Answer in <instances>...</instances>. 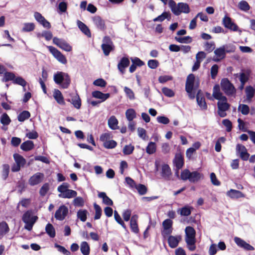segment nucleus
Wrapping results in <instances>:
<instances>
[{
    "instance_id": "1",
    "label": "nucleus",
    "mask_w": 255,
    "mask_h": 255,
    "mask_svg": "<svg viewBox=\"0 0 255 255\" xmlns=\"http://www.w3.org/2000/svg\"><path fill=\"white\" fill-rule=\"evenodd\" d=\"M168 4L175 15H179L181 13H188L190 12L189 6L186 3L179 2L177 4L174 0H169Z\"/></svg>"
},
{
    "instance_id": "2",
    "label": "nucleus",
    "mask_w": 255,
    "mask_h": 255,
    "mask_svg": "<svg viewBox=\"0 0 255 255\" xmlns=\"http://www.w3.org/2000/svg\"><path fill=\"white\" fill-rule=\"evenodd\" d=\"M53 79L55 83L63 89L67 88L71 83L69 75L63 72H57L54 75Z\"/></svg>"
},
{
    "instance_id": "3",
    "label": "nucleus",
    "mask_w": 255,
    "mask_h": 255,
    "mask_svg": "<svg viewBox=\"0 0 255 255\" xmlns=\"http://www.w3.org/2000/svg\"><path fill=\"white\" fill-rule=\"evenodd\" d=\"M37 219L38 217L33 215V212L32 210H30L26 211L22 217V220L25 224L24 229L30 231Z\"/></svg>"
},
{
    "instance_id": "4",
    "label": "nucleus",
    "mask_w": 255,
    "mask_h": 255,
    "mask_svg": "<svg viewBox=\"0 0 255 255\" xmlns=\"http://www.w3.org/2000/svg\"><path fill=\"white\" fill-rule=\"evenodd\" d=\"M222 90L227 96H233L236 93V89L227 78L222 79L221 82Z\"/></svg>"
},
{
    "instance_id": "5",
    "label": "nucleus",
    "mask_w": 255,
    "mask_h": 255,
    "mask_svg": "<svg viewBox=\"0 0 255 255\" xmlns=\"http://www.w3.org/2000/svg\"><path fill=\"white\" fill-rule=\"evenodd\" d=\"M128 186L134 191H136L140 195H145L147 192V187L143 184H137L128 177Z\"/></svg>"
},
{
    "instance_id": "6",
    "label": "nucleus",
    "mask_w": 255,
    "mask_h": 255,
    "mask_svg": "<svg viewBox=\"0 0 255 255\" xmlns=\"http://www.w3.org/2000/svg\"><path fill=\"white\" fill-rule=\"evenodd\" d=\"M101 47L103 52L106 56H108L110 53L113 50L114 48L113 43L109 36H105L104 37Z\"/></svg>"
},
{
    "instance_id": "7",
    "label": "nucleus",
    "mask_w": 255,
    "mask_h": 255,
    "mask_svg": "<svg viewBox=\"0 0 255 255\" xmlns=\"http://www.w3.org/2000/svg\"><path fill=\"white\" fill-rule=\"evenodd\" d=\"M50 52L59 62L65 64L67 61L65 56L57 49L52 46H46Z\"/></svg>"
},
{
    "instance_id": "8",
    "label": "nucleus",
    "mask_w": 255,
    "mask_h": 255,
    "mask_svg": "<svg viewBox=\"0 0 255 255\" xmlns=\"http://www.w3.org/2000/svg\"><path fill=\"white\" fill-rule=\"evenodd\" d=\"M53 42L60 48L65 51L70 52L72 51V46L64 39L54 37L53 38Z\"/></svg>"
},
{
    "instance_id": "9",
    "label": "nucleus",
    "mask_w": 255,
    "mask_h": 255,
    "mask_svg": "<svg viewBox=\"0 0 255 255\" xmlns=\"http://www.w3.org/2000/svg\"><path fill=\"white\" fill-rule=\"evenodd\" d=\"M223 23L226 28L231 30L234 31H239L240 33L242 32V30L239 29L238 26L232 21V19L230 17L227 15L225 16L223 18Z\"/></svg>"
},
{
    "instance_id": "10",
    "label": "nucleus",
    "mask_w": 255,
    "mask_h": 255,
    "mask_svg": "<svg viewBox=\"0 0 255 255\" xmlns=\"http://www.w3.org/2000/svg\"><path fill=\"white\" fill-rule=\"evenodd\" d=\"M44 178V174L41 172H36L31 176L28 180V183L33 186L40 183Z\"/></svg>"
},
{
    "instance_id": "11",
    "label": "nucleus",
    "mask_w": 255,
    "mask_h": 255,
    "mask_svg": "<svg viewBox=\"0 0 255 255\" xmlns=\"http://www.w3.org/2000/svg\"><path fill=\"white\" fill-rule=\"evenodd\" d=\"M68 213V208L63 205L59 207L55 213V218L59 221H63L65 219Z\"/></svg>"
},
{
    "instance_id": "12",
    "label": "nucleus",
    "mask_w": 255,
    "mask_h": 255,
    "mask_svg": "<svg viewBox=\"0 0 255 255\" xmlns=\"http://www.w3.org/2000/svg\"><path fill=\"white\" fill-rule=\"evenodd\" d=\"M218 114L220 117L224 118L227 116L226 113L230 107V105L227 102H218Z\"/></svg>"
},
{
    "instance_id": "13",
    "label": "nucleus",
    "mask_w": 255,
    "mask_h": 255,
    "mask_svg": "<svg viewBox=\"0 0 255 255\" xmlns=\"http://www.w3.org/2000/svg\"><path fill=\"white\" fill-rule=\"evenodd\" d=\"M69 96L70 98L67 101L70 102L75 108L79 109L81 106V101L78 94L77 93H72Z\"/></svg>"
},
{
    "instance_id": "14",
    "label": "nucleus",
    "mask_w": 255,
    "mask_h": 255,
    "mask_svg": "<svg viewBox=\"0 0 255 255\" xmlns=\"http://www.w3.org/2000/svg\"><path fill=\"white\" fill-rule=\"evenodd\" d=\"M234 241L239 247L243 248L245 250L254 251L255 250L252 246L239 237H235L234 238Z\"/></svg>"
},
{
    "instance_id": "15",
    "label": "nucleus",
    "mask_w": 255,
    "mask_h": 255,
    "mask_svg": "<svg viewBox=\"0 0 255 255\" xmlns=\"http://www.w3.org/2000/svg\"><path fill=\"white\" fill-rule=\"evenodd\" d=\"M130 60L132 64L129 67V70L131 73L134 72L137 67H141L144 65V62L138 57H131Z\"/></svg>"
},
{
    "instance_id": "16",
    "label": "nucleus",
    "mask_w": 255,
    "mask_h": 255,
    "mask_svg": "<svg viewBox=\"0 0 255 255\" xmlns=\"http://www.w3.org/2000/svg\"><path fill=\"white\" fill-rule=\"evenodd\" d=\"M160 173L161 177L165 180H169L172 174L169 166L167 164H162L161 165Z\"/></svg>"
},
{
    "instance_id": "17",
    "label": "nucleus",
    "mask_w": 255,
    "mask_h": 255,
    "mask_svg": "<svg viewBox=\"0 0 255 255\" xmlns=\"http://www.w3.org/2000/svg\"><path fill=\"white\" fill-rule=\"evenodd\" d=\"M137 219L138 216L134 215L131 217L130 221V228L131 231L136 235H138L139 233Z\"/></svg>"
},
{
    "instance_id": "18",
    "label": "nucleus",
    "mask_w": 255,
    "mask_h": 255,
    "mask_svg": "<svg viewBox=\"0 0 255 255\" xmlns=\"http://www.w3.org/2000/svg\"><path fill=\"white\" fill-rule=\"evenodd\" d=\"M92 20L97 28L101 30H103L105 29V21L100 16L96 15L94 16L92 18Z\"/></svg>"
},
{
    "instance_id": "19",
    "label": "nucleus",
    "mask_w": 255,
    "mask_h": 255,
    "mask_svg": "<svg viewBox=\"0 0 255 255\" xmlns=\"http://www.w3.org/2000/svg\"><path fill=\"white\" fill-rule=\"evenodd\" d=\"M214 53L217 56L216 58L214 57L213 58V60L215 62L220 61L221 59H224L226 56V53L222 46L217 48L214 51Z\"/></svg>"
},
{
    "instance_id": "20",
    "label": "nucleus",
    "mask_w": 255,
    "mask_h": 255,
    "mask_svg": "<svg viewBox=\"0 0 255 255\" xmlns=\"http://www.w3.org/2000/svg\"><path fill=\"white\" fill-rule=\"evenodd\" d=\"M77 24L80 30L88 37H91V33L88 27L83 22L79 20H77Z\"/></svg>"
},
{
    "instance_id": "21",
    "label": "nucleus",
    "mask_w": 255,
    "mask_h": 255,
    "mask_svg": "<svg viewBox=\"0 0 255 255\" xmlns=\"http://www.w3.org/2000/svg\"><path fill=\"white\" fill-rule=\"evenodd\" d=\"M181 239L180 236H169L168 239V243L169 247L172 249L177 247Z\"/></svg>"
},
{
    "instance_id": "22",
    "label": "nucleus",
    "mask_w": 255,
    "mask_h": 255,
    "mask_svg": "<svg viewBox=\"0 0 255 255\" xmlns=\"http://www.w3.org/2000/svg\"><path fill=\"white\" fill-rule=\"evenodd\" d=\"M173 163L177 169H180L183 167L184 164V159L181 154H176L173 160Z\"/></svg>"
},
{
    "instance_id": "23",
    "label": "nucleus",
    "mask_w": 255,
    "mask_h": 255,
    "mask_svg": "<svg viewBox=\"0 0 255 255\" xmlns=\"http://www.w3.org/2000/svg\"><path fill=\"white\" fill-rule=\"evenodd\" d=\"M92 95L93 97L100 99L101 102H102L108 99L110 96L109 93L104 94L99 91H93Z\"/></svg>"
},
{
    "instance_id": "24",
    "label": "nucleus",
    "mask_w": 255,
    "mask_h": 255,
    "mask_svg": "<svg viewBox=\"0 0 255 255\" xmlns=\"http://www.w3.org/2000/svg\"><path fill=\"white\" fill-rule=\"evenodd\" d=\"M185 242L190 251H194L196 249L195 237H185Z\"/></svg>"
},
{
    "instance_id": "25",
    "label": "nucleus",
    "mask_w": 255,
    "mask_h": 255,
    "mask_svg": "<svg viewBox=\"0 0 255 255\" xmlns=\"http://www.w3.org/2000/svg\"><path fill=\"white\" fill-rule=\"evenodd\" d=\"M196 100L198 106L202 110H206L207 109V105L205 98L200 94V91H199L197 94Z\"/></svg>"
},
{
    "instance_id": "26",
    "label": "nucleus",
    "mask_w": 255,
    "mask_h": 255,
    "mask_svg": "<svg viewBox=\"0 0 255 255\" xmlns=\"http://www.w3.org/2000/svg\"><path fill=\"white\" fill-rule=\"evenodd\" d=\"M53 97L56 102L60 105H65L63 96L61 92L58 89H54L53 92Z\"/></svg>"
},
{
    "instance_id": "27",
    "label": "nucleus",
    "mask_w": 255,
    "mask_h": 255,
    "mask_svg": "<svg viewBox=\"0 0 255 255\" xmlns=\"http://www.w3.org/2000/svg\"><path fill=\"white\" fill-rule=\"evenodd\" d=\"M9 228L8 224L5 222H0V239H1L4 235L8 233Z\"/></svg>"
},
{
    "instance_id": "28",
    "label": "nucleus",
    "mask_w": 255,
    "mask_h": 255,
    "mask_svg": "<svg viewBox=\"0 0 255 255\" xmlns=\"http://www.w3.org/2000/svg\"><path fill=\"white\" fill-rule=\"evenodd\" d=\"M193 209V208L191 206H185L181 209H178L177 210V212L181 216H188L191 214V211Z\"/></svg>"
},
{
    "instance_id": "29",
    "label": "nucleus",
    "mask_w": 255,
    "mask_h": 255,
    "mask_svg": "<svg viewBox=\"0 0 255 255\" xmlns=\"http://www.w3.org/2000/svg\"><path fill=\"white\" fill-rule=\"evenodd\" d=\"M128 67V57H123L118 65V69L123 74L125 73V68Z\"/></svg>"
},
{
    "instance_id": "30",
    "label": "nucleus",
    "mask_w": 255,
    "mask_h": 255,
    "mask_svg": "<svg viewBox=\"0 0 255 255\" xmlns=\"http://www.w3.org/2000/svg\"><path fill=\"white\" fill-rule=\"evenodd\" d=\"M227 195L232 198H239L244 197V195L242 192L234 189H231L228 191Z\"/></svg>"
},
{
    "instance_id": "31",
    "label": "nucleus",
    "mask_w": 255,
    "mask_h": 255,
    "mask_svg": "<svg viewBox=\"0 0 255 255\" xmlns=\"http://www.w3.org/2000/svg\"><path fill=\"white\" fill-rule=\"evenodd\" d=\"M77 195V193L76 191L71 190L68 189L67 191H65V193L63 194H59L58 196L60 198H71L73 197H75Z\"/></svg>"
},
{
    "instance_id": "32",
    "label": "nucleus",
    "mask_w": 255,
    "mask_h": 255,
    "mask_svg": "<svg viewBox=\"0 0 255 255\" xmlns=\"http://www.w3.org/2000/svg\"><path fill=\"white\" fill-rule=\"evenodd\" d=\"M34 147V143L31 140H27L23 142L20 145V148L25 151L31 150Z\"/></svg>"
},
{
    "instance_id": "33",
    "label": "nucleus",
    "mask_w": 255,
    "mask_h": 255,
    "mask_svg": "<svg viewBox=\"0 0 255 255\" xmlns=\"http://www.w3.org/2000/svg\"><path fill=\"white\" fill-rule=\"evenodd\" d=\"M13 158L16 163L21 167H23L26 163V160L22 156L18 153H14Z\"/></svg>"
},
{
    "instance_id": "34",
    "label": "nucleus",
    "mask_w": 255,
    "mask_h": 255,
    "mask_svg": "<svg viewBox=\"0 0 255 255\" xmlns=\"http://www.w3.org/2000/svg\"><path fill=\"white\" fill-rule=\"evenodd\" d=\"M202 174L198 171L191 172V175L189 178V181L191 183L198 182L201 178Z\"/></svg>"
},
{
    "instance_id": "35",
    "label": "nucleus",
    "mask_w": 255,
    "mask_h": 255,
    "mask_svg": "<svg viewBox=\"0 0 255 255\" xmlns=\"http://www.w3.org/2000/svg\"><path fill=\"white\" fill-rule=\"evenodd\" d=\"M246 94L247 96V100L250 102L255 95V90L253 87L249 86L246 88Z\"/></svg>"
},
{
    "instance_id": "36",
    "label": "nucleus",
    "mask_w": 255,
    "mask_h": 255,
    "mask_svg": "<svg viewBox=\"0 0 255 255\" xmlns=\"http://www.w3.org/2000/svg\"><path fill=\"white\" fill-rule=\"evenodd\" d=\"M250 71L249 70L244 71L239 74L240 81L242 85H245L249 80Z\"/></svg>"
},
{
    "instance_id": "37",
    "label": "nucleus",
    "mask_w": 255,
    "mask_h": 255,
    "mask_svg": "<svg viewBox=\"0 0 255 255\" xmlns=\"http://www.w3.org/2000/svg\"><path fill=\"white\" fill-rule=\"evenodd\" d=\"M46 233L50 238H54L55 237V230L53 225L50 223H48L45 227Z\"/></svg>"
},
{
    "instance_id": "38",
    "label": "nucleus",
    "mask_w": 255,
    "mask_h": 255,
    "mask_svg": "<svg viewBox=\"0 0 255 255\" xmlns=\"http://www.w3.org/2000/svg\"><path fill=\"white\" fill-rule=\"evenodd\" d=\"M15 75V74L10 72H4L3 77L1 79L2 82H6L9 81H12V83L13 82V80H14Z\"/></svg>"
},
{
    "instance_id": "39",
    "label": "nucleus",
    "mask_w": 255,
    "mask_h": 255,
    "mask_svg": "<svg viewBox=\"0 0 255 255\" xmlns=\"http://www.w3.org/2000/svg\"><path fill=\"white\" fill-rule=\"evenodd\" d=\"M80 250L83 255H89L90 254V247L86 242H83L81 244Z\"/></svg>"
},
{
    "instance_id": "40",
    "label": "nucleus",
    "mask_w": 255,
    "mask_h": 255,
    "mask_svg": "<svg viewBox=\"0 0 255 255\" xmlns=\"http://www.w3.org/2000/svg\"><path fill=\"white\" fill-rule=\"evenodd\" d=\"M118 121L116 118L112 116L108 120V125L110 128L116 129L118 128Z\"/></svg>"
},
{
    "instance_id": "41",
    "label": "nucleus",
    "mask_w": 255,
    "mask_h": 255,
    "mask_svg": "<svg viewBox=\"0 0 255 255\" xmlns=\"http://www.w3.org/2000/svg\"><path fill=\"white\" fill-rule=\"evenodd\" d=\"M30 117V113L27 111H23L17 116V120L19 122H23Z\"/></svg>"
},
{
    "instance_id": "42",
    "label": "nucleus",
    "mask_w": 255,
    "mask_h": 255,
    "mask_svg": "<svg viewBox=\"0 0 255 255\" xmlns=\"http://www.w3.org/2000/svg\"><path fill=\"white\" fill-rule=\"evenodd\" d=\"M238 6L240 10L245 12H247L251 8L248 2L245 0H242L240 1Z\"/></svg>"
},
{
    "instance_id": "43",
    "label": "nucleus",
    "mask_w": 255,
    "mask_h": 255,
    "mask_svg": "<svg viewBox=\"0 0 255 255\" xmlns=\"http://www.w3.org/2000/svg\"><path fill=\"white\" fill-rule=\"evenodd\" d=\"M175 39L176 41L180 43L188 44L192 41V38L189 36H185L183 37H175Z\"/></svg>"
},
{
    "instance_id": "44",
    "label": "nucleus",
    "mask_w": 255,
    "mask_h": 255,
    "mask_svg": "<svg viewBox=\"0 0 255 255\" xmlns=\"http://www.w3.org/2000/svg\"><path fill=\"white\" fill-rule=\"evenodd\" d=\"M156 150L155 143L152 141L149 142L146 148V152L149 154H152L155 152Z\"/></svg>"
},
{
    "instance_id": "45",
    "label": "nucleus",
    "mask_w": 255,
    "mask_h": 255,
    "mask_svg": "<svg viewBox=\"0 0 255 255\" xmlns=\"http://www.w3.org/2000/svg\"><path fill=\"white\" fill-rule=\"evenodd\" d=\"M0 121L1 124L3 126H7L11 122V120L6 113H3L1 116Z\"/></svg>"
},
{
    "instance_id": "46",
    "label": "nucleus",
    "mask_w": 255,
    "mask_h": 255,
    "mask_svg": "<svg viewBox=\"0 0 255 255\" xmlns=\"http://www.w3.org/2000/svg\"><path fill=\"white\" fill-rule=\"evenodd\" d=\"M170 18V14L166 11L163 12L161 15L158 16L156 18L153 19V21L154 22L156 21H163L166 18Z\"/></svg>"
},
{
    "instance_id": "47",
    "label": "nucleus",
    "mask_w": 255,
    "mask_h": 255,
    "mask_svg": "<svg viewBox=\"0 0 255 255\" xmlns=\"http://www.w3.org/2000/svg\"><path fill=\"white\" fill-rule=\"evenodd\" d=\"M87 211L86 210H79L77 212V217L81 221L85 222L87 220Z\"/></svg>"
},
{
    "instance_id": "48",
    "label": "nucleus",
    "mask_w": 255,
    "mask_h": 255,
    "mask_svg": "<svg viewBox=\"0 0 255 255\" xmlns=\"http://www.w3.org/2000/svg\"><path fill=\"white\" fill-rule=\"evenodd\" d=\"M35 28V25L33 23H24L22 31L23 32H30Z\"/></svg>"
},
{
    "instance_id": "49",
    "label": "nucleus",
    "mask_w": 255,
    "mask_h": 255,
    "mask_svg": "<svg viewBox=\"0 0 255 255\" xmlns=\"http://www.w3.org/2000/svg\"><path fill=\"white\" fill-rule=\"evenodd\" d=\"M13 83L20 85L22 87H25L27 84L26 81L23 78L20 76L15 77Z\"/></svg>"
},
{
    "instance_id": "50",
    "label": "nucleus",
    "mask_w": 255,
    "mask_h": 255,
    "mask_svg": "<svg viewBox=\"0 0 255 255\" xmlns=\"http://www.w3.org/2000/svg\"><path fill=\"white\" fill-rule=\"evenodd\" d=\"M9 172V166L7 164L2 165V177L4 180H6L8 176Z\"/></svg>"
},
{
    "instance_id": "51",
    "label": "nucleus",
    "mask_w": 255,
    "mask_h": 255,
    "mask_svg": "<svg viewBox=\"0 0 255 255\" xmlns=\"http://www.w3.org/2000/svg\"><path fill=\"white\" fill-rule=\"evenodd\" d=\"M94 207L95 210V220H98L101 218L102 214V209L99 205L96 203H94Z\"/></svg>"
},
{
    "instance_id": "52",
    "label": "nucleus",
    "mask_w": 255,
    "mask_h": 255,
    "mask_svg": "<svg viewBox=\"0 0 255 255\" xmlns=\"http://www.w3.org/2000/svg\"><path fill=\"white\" fill-rule=\"evenodd\" d=\"M185 237H195L196 232L194 229L191 227L188 226L185 228Z\"/></svg>"
},
{
    "instance_id": "53",
    "label": "nucleus",
    "mask_w": 255,
    "mask_h": 255,
    "mask_svg": "<svg viewBox=\"0 0 255 255\" xmlns=\"http://www.w3.org/2000/svg\"><path fill=\"white\" fill-rule=\"evenodd\" d=\"M49 189V185L48 183H44L40 188L39 194L40 196L43 197L46 195V193Z\"/></svg>"
},
{
    "instance_id": "54",
    "label": "nucleus",
    "mask_w": 255,
    "mask_h": 255,
    "mask_svg": "<svg viewBox=\"0 0 255 255\" xmlns=\"http://www.w3.org/2000/svg\"><path fill=\"white\" fill-rule=\"evenodd\" d=\"M222 47L226 53L234 52L236 50V46L232 44H226Z\"/></svg>"
},
{
    "instance_id": "55",
    "label": "nucleus",
    "mask_w": 255,
    "mask_h": 255,
    "mask_svg": "<svg viewBox=\"0 0 255 255\" xmlns=\"http://www.w3.org/2000/svg\"><path fill=\"white\" fill-rule=\"evenodd\" d=\"M222 94L220 91V88L218 85H216L213 88V96L216 99H220Z\"/></svg>"
},
{
    "instance_id": "56",
    "label": "nucleus",
    "mask_w": 255,
    "mask_h": 255,
    "mask_svg": "<svg viewBox=\"0 0 255 255\" xmlns=\"http://www.w3.org/2000/svg\"><path fill=\"white\" fill-rule=\"evenodd\" d=\"M190 175L191 172L188 169H186L182 171L180 175V178L184 181L189 180Z\"/></svg>"
},
{
    "instance_id": "57",
    "label": "nucleus",
    "mask_w": 255,
    "mask_h": 255,
    "mask_svg": "<svg viewBox=\"0 0 255 255\" xmlns=\"http://www.w3.org/2000/svg\"><path fill=\"white\" fill-rule=\"evenodd\" d=\"M114 217L115 220L119 224H120L126 230V226L125 224L124 223V221L122 220V218H121V216L118 214V212L115 210L114 211Z\"/></svg>"
},
{
    "instance_id": "58",
    "label": "nucleus",
    "mask_w": 255,
    "mask_h": 255,
    "mask_svg": "<svg viewBox=\"0 0 255 255\" xmlns=\"http://www.w3.org/2000/svg\"><path fill=\"white\" fill-rule=\"evenodd\" d=\"M137 132L138 136L142 138L143 140H146L147 139L146 131L143 128H137Z\"/></svg>"
},
{
    "instance_id": "59",
    "label": "nucleus",
    "mask_w": 255,
    "mask_h": 255,
    "mask_svg": "<svg viewBox=\"0 0 255 255\" xmlns=\"http://www.w3.org/2000/svg\"><path fill=\"white\" fill-rule=\"evenodd\" d=\"M219 66L217 64H214L211 68V77L212 79H215L218 73Z\"/></svg>"
},
{
    "instance_id": "60",
    "label": "nucleus",
    "mask_w": 255,
    "mask_h": 255,
    "mask_svg": "<svg viewBox=\"0 0 255 255\" xmlns=\"http://www.w3.org/2000/svg\"><path fill=\"white\" fill-rule=\"evenodd\" d=\"M117 145V142L114 140H109L106 141L104 143V146L108 149H111L115 147Z\"/></svg>"
},
{
    "instance_id": "61",
    "label": "nucleus",
    "mask_w": 255,
    "mask_h": 255,
    "mask_svg": "<svg viewBox=\"0 0 255 255\" xmlns=\"http://www.w3.org/2000/svg\"><path fill=\"white\" fill-rule=\"evenodd\" d=\"M73 204L75 206L83 207L84 204V201L82 197H76L73 200Z\"/></svg>"
},
{
    "instance_id": "62",
    "label": "nucleus",
    "mask_w": 255,
    "mask_h": 255,
    "mask_svg": "<svg viewBox=\"0 0 255 255\" xmlns=\"http://www.w3.org/2000/svg\"><path fill=\"white\" fill-rule=\"evenodd\" d=\"M239 110L241 111L242 114L244 115H247L249 113V107L245 104L240 105L239 107Z\"/></svg>"
},
{
    "instance_id": "63",
    "label": "nucleus",
    "mask_w": 255,
    "mask_h": 255,
    "mask_svg": "<svg viewBox=\"0 0 255 255\" xmlns=\"http://www.w3.org/2000/svg\"><path fill=\"white\" fill-rule=\"evenodd\" d=\"M162 92L167 97H172L174 96V92L170 89L164 87L162 89Z\"/></svg>"
},
{
    "instance_id": "64",
    "label": "nucleus",
    "mask_w": 255,
    "mask_h": 255,
    "mask_svg": "<svg viewBox=\"0 0 255 255\" xmlns=\"http://www.w3.org/2000/svg\"><path fill=\"white\" fill-rule=\"evenodd\" d=\"M69 187V185L68 183L64 182L61 185L58 186L57 188V190L60 194H63L65 193V191H67Z\"/></svg>"
}]
</instances>
